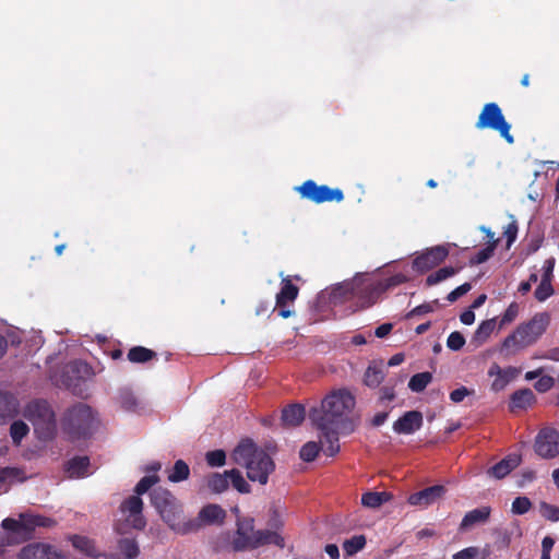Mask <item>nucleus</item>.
I'll use <instances>...</instances> for the list:
<instances>
[{
    "mask_svg": "<svg viewBox=\"0 0 559 559\" xmlns=\"http://www.w3.org/2000/svg\"><path fill=\"white\" fill-rule=\"evenodd\" d=\"M355 405V396L346 389H338L328 394L320 406L310 408L309 419L322 433L326 455L334 456L340 452V433L348 435L355 430L352 418Z\"/></svg>",
    "mask_w": 559,
    "mask_h": 559,
    "instance_id": "1",
    "label": "nucleus"
},
{
    "mask_svg": "<svg viewBox=\"0 0 559 559\" xmlns=\"http://www.w3.org/2000/svg\"><path fill=\"white\" fill-rule=\"evenodd\" d=\"M407 281V276L402 273L378 282H372L366 277H355L352 282L344 283V285L337 287L335 294L345 298L356 299L357 307L366 309L374 305L383 293Z\"/></svg>",
    "mask_w": 559,
    "mask_h": 559,
    "instance_id": "2",
    "label": "nucleus"
},
{
    "mask_svg": "<svg viewBox=\"0 0 559 559\" xmlns=\"http://www.w3.org/2000/svg\"><path fill=\"white\" fill-rule=\"evenodd\" d=\"M231 460L237 465L246 467L247 477L260 485H266L270 474L275 469L272 457L250 439L239 442L231 453Z\"/></svg>",
    "mask_w": 559,
    "mask_h": 559,
    "instance_id": "3",
    "label": "nucleus"
},
{
    "mask_svg": "<svg viewBox=\"0 0 559 559\" xmlns=\"http://www.w3.org/2000/svg\"><path fill=\"white\" fill-rule=\"evenodd\" d=\"M95 420L91 406L76 403L66 411L61 420L62 430L72 441L86 439L93 432Z\"/></svg>",
    "mask_w": 559,
    "mask_h": 559,
    "instance_id": "4",
    "label": "nucleus"
},
{
    "mask_svg": "<svg viewBox=\"0 0 559 559\" xmlns=\"http://www.w3.org/2000/svg\"><path fill=\"white\" fill-rule=\"evenodd\" d=\"M550 323L547 312L536 313L530 321L520 324L502 343V350L509 348H525L533 345L546 332Z\"/></svg>",
    "mask_w": 559,
    "mask_h": 559,
    "instance_id": "5",
    "label": "nucleus"
},
{
    "mask_svg": "<svg viewBox=\"0 0 559 559\" xmlns=\"http://www.w3.org/2000/svg\"><path fill=\"white\" fill-rule=\"evenodd\" d=\"M55 523L52 519L47 516L22 513L19 520L12 518L4 519L1 526L10 533L13 542L20 543L32 538L36 527H50Z\"/></svg>",
    "mask_w": 559,
    "mask_h": 559,
    "instance_id": "6",
    "label": "nucleus"
},
{
    "mask_svg": "<svg viewBox=\"0 0 559 559\" xmlns=\"http://www.w3.org/2000/svg\"><path fill=\"white\" fill-rule=\"evenodd\" d=\"M25 417L33 424L39 438L48 440L56 432V416L47 401L35 400L26 406Z\"/></svg>",
    "mask_w": 559,
    "mask_h": 559,
    "instance_id": "7",
    "label": "nucleus"
},
{
    "mask_svg": "<svg viewBox=\"0 0 559 559\" xmlns=\"http://www.w3.org/2000/svg\"><path fill=\"white\" fill-rule=\"evenodd\" d=\"M475 126L478 130L491 129L498 131L509 144L514 143V138L510 133L511 124L506 120L497 103L484 105Z\"/></svg>",
    "mask_w": 559,
    "mask_h": 559,
    "instance_id": "8",
    "label": "nucleus"
},
{
    "mask_svg": "<svg viewBox=\"0 0 559 559\" xmlns=\"http://www.w3.org/2000/svg\"><path fill=\"white\" fill-rule=\"evenodd\" d=\"M302 199L320 204L324 202H342L344 193L340 188H330L326 185H317L316 181L309 179L302 185L295 188Z\"/></svg>",
    "mask_w": 559,
    "mask_h": 559,
    "instance_id": "9",
    "label": "nucleus"
},
{
    "mask_svg": "<svg viewBox=\"0 0 559 559\" xmlns=\"http://www.w3.org/2000/svg\"><path fill=\"white\" fill-rule=\"evenodd\" d=\"M158 513L168 526L178 534L186 535L199 531L198 521H183L181 519L182 507L176 497L173 500L170 499L169 504L160 509Z\"/></svg>",
    "mask_w": 559,
    "mask_h": 559,
    "instance_id": "10",
    "label": "nucleus"
},
{
    "mask_svg": "<svg viewBox=\"0 0 559 559\" xmlns=\"http://www.w3.org/2000/svg\"><path fill=\"white\" fill-rule=\"evenodd\" d=\"M534 452L544 460L559 456V431L552 427L542 428L534 440Z\"/></svg>",
    "mask_w": 559,
    "mask_h": 559,
    "instance_id": "11",
    "label": "nucleus"
},
{
    "mask_svg": "<svg viewBox=\"0 0 559 559\" xmlns=\"http://www.w3.org/2000/svg\"><path fill=\"white\" fill-rule=\"evenodd\" d=\"M236 532L231 540L234 551H245L253 549L255 537L254 520L249 516L238 518L236 521Z\"/></svg>",
    "mask_w": 559,
    "mask_h": 559,
    "instance_id": "12",
    "label": "nucleus"
},
{
    "mask_svg": "<svg viewBox=\"0 0 559 559\" xmlns=\"http://www.w3.org/2000/svg\"><path fill=\"white\" fill-rule=\"evenodd\" d=\"M448 255L449 250L445 246L429 248L413 260V269L426 273L442 263Z\"/></svg>",
    "mask_w": 559,
    "mask_h": 559,
    "instance_id": "13",
    "label": "nucleus"
},
{
    "mask_svg": "<svg viewBox=\"0 0 559 559\" xmlns=\"http://www.w3.org/2000/svg\"><path fill=\"white\" fill-rule=\"evenodd\" d=\"M19 559H67L56 547L45 543H33L24 546Z\"/></svg>",
    "mask_w": 559,
    "mask_h": 559,
    "instance_id": "14",
    "label": "nucleus"
},
{
    "mask_svg": "<svg viewBox=\"0 0 559 559\" xmlns=\"http://www.w3.org/2000/svg\"><path fill=\"white\" fill-rule=\"evenodd\" d=\"M120 511L128 514V520L131 522L132 527L135 530H143L146 525V521L142 515L143 501L140 496H130L120 504Z\"/></svg>",
    "mask_w": 559,
    "mask_h": 559,
    "instance_id": "15",
    "label": "nucleus"
},
{
    "mask_svg": "<svg viewBox=\"0 0 559 559\" xmlns=\"http://www.w3.org/2000/svg\"><path fill=\"white\" fill-rule=\"evenodd\" d=\"M445 491L443 485H433L409 495L407 502L414 507L427 508L440 500Z\"/></svg>",
    "mask_w": 559,
    "mask_h": 559,
    "instance_id": "16",
    "label": "nucleus"
},
{
    "mask_svg": "<svg viewBox=\"0 0 559 559\" xmlns=\"http://www.w3.org/2000/svg\"><path fill=\"white\" fill-rule=\"evenodd\" d=\"M299 288L288 277L282 280V287L276 295V307L278 316L287 319L293 314V311L286 308L288 302H293L298 297Z\"/></svg>",
    "mask_w": 559,
    "mask_h": 559,
    "instance_id": "17",
    "label": "nucleus"
},
{
    "mask_svg": "<svg viewBox=\"0 0 559 559\" xmlns=\"http://www.w3.org/2000/svg\"><path fill=\"white\" fill-rule=\"evenodd\" d=\"M91 374L92 369L88 364L82 360H74L69 362L64 368V383L68 388H75L79 385L80 380H84Z\"/></svg>",
    "mask_w": 559,
    "mask_h": 559,
    "instance_id": "18",
    "label": "nucleus"
},
{
    "mask_svg": "<svg viewBox=\"0 0 559 559\" xmlns=\"http://www.w3.org/2000/svg\"><path fill=\"white\" fill-rule=\"evenodd\" d=\"M423 426V415L418 411L406 412L393 424V430L401 435H411Z\"/></svg>",
    "mask_w": 559,
    "mask_h": 559,
    "instance_id": "19",
    "label": "nucleus"
},
{
    "mask_svg": "<svg viewBox=\"0 0 559 559\" xmlns=\"http://www.w3.org/2000/svg\"><path fill=\"white\" fill-rule=\"evenodd\" d=\"M226 518V511L218 504H207L203 507L198 518L188 521H198L199 530L203 524H222Z\"/></svg>",
    "mask_w": 559,
    "mask_h": 559,
    "instance_id": "20",
    "label": "nucleus"
},
{
    "mask_svg": "<svg viewBox=\"0 0 559 559\" xmlns=\"http://www.w3.org/2000/svg\"><path fill=\"white\" fill-rule=\"evenodd\" d=\"M521 455L509 454L491 466L487 474L496 479H502L521 464Z\"/></svg>",
    "mask_w": 559,
    "mask_h": 559,
    "instance_id": "21",
    "label": "nucleus"
},
{
    "mask_svg": "<svg viewBox=\"0 0 559 559\" xmlns=\"http://www.w3.org/2000/svg\"><path fill=\"white\" fill-rule=\"evenodd\" d=\"M490 507H480L468 511L460 523L459 530L465 532L475 525L486 523L490 518Z\"/></svg>",
    "mask_w": 559,
    "mask_h": 559,
    "instance_id": "22",
    "label": "nucleus"
},
{
    "mask_svg": "<svg viewBox=\"0 0 559 559\" xmlns=\"http://www.w3.org/2000/svg\"><path fill=\"white\" fill-rule=\"evenodd\" d=\"M19 413V401L9 393L0 391V424L15 417Z\"/></svg>",
    "mask_w": 559,
    "mask_h": 559,
    "instance_id": "23",
    "label": "nucleus"
},
{
    "mask_svg": "<svg viewBox=\"0 0 559 559\" xmlns=\"http://www.w3.org/2000/svg\"><path fill=\"white\" fill-rule=\"evenodd\" d=\"M306 417V409L301 404H290L282 411V423L287 427L299 426Z\"/></svg>",
    "mask_w": 559,
    "mask_h": 559,
    "instance_id": "24",
    "label": "nucleus"
},
{
    "mask_svg": "<svg viewBox=\"0 0 559 559\" xmlns=\"http://www.w3.org/2000/svg\"><path fill=\"white\" fill-rule=\"evenodd\" d=\"M265 545H275L280 548H284V538L275 531L270 530H258L253 542V549L260 548Z\"/></svg>",
    "mask_w": 559,
    "mask_h": 559,
    "instance_id": "25",
    "label": "nucleus"
},
{
    "mask_svg": "<svg viewBox=\"0 0 559 559\" xmlns=\"http://www.w3.org/2000/svg\"><path fill=\"white\" fill-rule=\"evenodd\" d=\"M88 467V456H74L67 462L64 471L70 478H81L87 475Z\"/></svg>",
    "mask_w": 559,
    "mask_h": 559,
    "instance_id": "26",
    "label": "nucleus"
},
{
    "mask_svg": "<svg viewBox=\"0 0 559 559\" xmlns=\"http://www.w3.org/2000/svg\"><path fill=\"white\" fill-rule=\"evenodd\" d=\"M535 402V395L531 389H521L515 391L510 399V409H526Z\"/></svg>",
    "mask_w": 559,
    "mask_h": 559,
    "instance_id": "27",
    "label": "nucleus"
},
{
    "mask_svg": "<svg viewBox=\"0 0 559 559\" xmlns=\"http://www.w3.org/2000/svg\"><path fill=\"white\" fill-rule=\"evenodd\" d=\"M495 328L496 319L483 321L474 332L471 340V344H473L475 347H478L486 343L491 333L493 332Z\"/></svg>",
    "mask_w": 559,
    "mask_h": 559,
    "instance_id": "28",
    "label": "nucleus"
},
{
    "mask_svg": "<svg viewBox=\"0 0 559 559\" xmlns=\"http://www.w3.org/2000/svg\"><path fill=\"white\" fill-rule=\"evenodd\" d=\"M392 499L388 491H369L362 495L361 504L370 509H377Z\"/></svg>",
    "mask_w": 559,
    "mask_h": 559,
    "instance_id": "29",
    "label": "nucleus"
},
{
    "mask_svg": "<svg viewBox=\"0 0 559 559\" xmlns=\"http://www.w3.org/2000/svg\"><path fill=\"white\" fill-rule=\"evenodd\" d=\"M156 357V352L144 346L131 347L127 355L128 360L133 364H145Z\"/></svg>",
    "mask_w": 559,
    "mask_h": 559,
    "instance_id": "30",
    "label": "nucleus"
},
{
    "mask_svg": "<svg viewBox=\"0 0 559 559\" xmlns=\"http://www.w3.org/2000/svg\"><path fill=\"white\" fill-rule=\"evenodd\" d=\"M367 544V538L365 535H354L350 538H347L343 542L342 547L344 555L346 557H352L357 552L361 551Z\"/></svg>",
    "mask_w": 559,
    "mask_h": 559,
    "instance_id": "31",
    "label": "nucleus"
},
{
    "mask_svg": "<svg viewBox=\"0 0 559 559\" xmlns=\"http://www.w3.org/2000/svg\"><path fill=\"white\" fill-rule=\"evenodd\" d=\"M209 489L214 493H222L228 489L229 478L226 475V471L221 473H213L206 479Z\"/></svg>",
    "mask_w": 559,
    "mask_h": 559,
    "instance_id": "32",
    "label": "nucleus"
},
{
    "mask_svg": "<svg viewBox=\"0 0 559 559\" xmlns=\"http://www.w3.org/2000/svg\"><path fill=\"white\" fill-rule=\"evenodd\" d=\"M384 380L382 367L373 364L369 365L364 374V383L369 388H377Z\"/></svg>",
    "mask_w": 559,
    "mask_h": 559,
    "instance_id": "33",
    "label": "nucleus"
},
{
    "mask_svg": "<svg viewBox=\"0 0 559 559\" xmlns=\"http://www.w3.org/2000/svg\"><path fill=\"white\" fill-rule=\"evenodd\" d=\"M323 438L321 437L320 441H322ZM321 448L323 449V452L325 453L326 444H323L322 442H314L309 441L305 443L299 452V456L305 462H312L318 456Z\"/></svg>",
    "mask_w": 559,
    "mask_h": 559,
    "instance_id": "34",
    "label": "nucleus"
},
{
    "mask_svg": "<svg viewBox=\"0 0 559 559\" xmlns=\"http://www.w3.org/2000/svg\"><path fill=\"white\" fill-rule=\"evenodd\" d=\"M490 555L488 547L480 549L476 546L466 547L452 556V559H487Z\"/></svg>",
    "mask_w": 559,
    "mask_h": 559,
    "instance_id": "35",
    "label": "nucleus"
},
{
    "mask_svg": "<svg viewBox=\"0 0 559 559\" xmlns=\"http://www.w3.org/2000/svg\"><path fill=\"white\" fill-rule=\"evenodd\" d=\"M150 497L151 502L157 512L165 508V506L169 504L170 499L173 500L175 498V496L169 490L162 487L154 489Z\"/></svg>",
    "mask_w": 559,
    "mask_h": 559,
    "instance_id": "36",
    "label": "nucleus"
},
{
    "mask_svg": "<svg viewBox=\"0 0 559 559\" xmlns=\"http://www.w3.org/2000/svg\"><path fill=\"white\" fill-rule=\"evenodd\" d=\"M226 475L231 481L233 487L240 493H250L251 487L243 478L241 472L237 468L226 471Z\"/></svg>",
    "mask_w": 559,
    "mask_h": 559,
    "instance_id": "37",
    "label": "nucleus"
},
{
    "mask_svg": "<svg viewBox=\"0 0 559 559\" xmlns=\"http://www.w3.org/2000/svg\"><path fill=\"white\" fill-rule=\"evenodd\" d=\"M118 549L127 559H135L140 554L139 545L134 538L119 539Z\"/></svg>",
    "mask_w": 559,
    "mask_h": 559,
    "instance_id": "38",
    "label": "nucleus"
},
{
    "mask_svg": "<svg viewBox=\"0 0 559 559\" xmlns=\"http://www.w3.org/2000/svg\"><path fill=\"white\" fill-rule=\"evenodd\" d=\"M189 475V465L183 460H177L171 473L168 475V480L171 483H179L188 479Z\"/></svg>",
    "mask_w": 559,
    "mask_h": 559,
    "instance_id": "39",
    "label": "nucleus"
},
{
    "mask_svg": "<svg viewBox=\"0 0 559 559\" xmlns=\"http://www.w3.org/2000/svg\"><path fill=\"white\" fill-rule=\"evenodd\" d=\"M457 271H459L457 269L452 267V266L441 267L427 276L426 285L433 286V285L455 275L457 273Z\"/></svg>",
    "mask_w": 559,
    "mask_h": 559,
    "instance_id": "40",
    "label": "nucleus"
},
{
    "mask_svg": "<svg viewBox=\"0 0 559 559\" xmlns=\"http://www.w3.org/2000/svg\"><path fill=\"white\" fill-rule=\"evenodd\" d=\"M432 380V374L428 371H425V372H419V373H416L414 374L409 382H408V388L413 391V392H421L426 389V386L431 382Z\"/></svg>",
    "mask_w": 559,
    "mask_h": 559,
    "instance_id": "41",
    "label": "nucleus"
},
{
    "mask_svg": "<svg viewBox=\"0 0 559 559\" xmlns=\"http://www.w3.org/2000/svg\"><path fill=\"white\" fill-rule=\"evenodd\" d=\"M71 542L73 547H75L76 549L85 552L88 556H96L94 543L90 538L85 536L74 535L72 536Z\"/></svg>",
    "mask_w": 559,
    "mask_h": 559,
    "instance_id": "42",
    "label": "nucleus"
},
{
    "mask_svg": "<svg viewBox=\"0 0 559 559\" xmlns=\"http://www.w3.org/2000/svg\"><path fill=\"white\" fill-rule=\"evenodd\" d=\"M498 240L489 241V243L480 249L474 257L471 258L469 262L472 265H478L489 260L497 247Z\"/></svg>",
    "mask_w": 559,
    "mask_h": 559,
    "instance_id": "43",
    "label": "nucleus"
},
{
    "mask_svg": "<svg viewBox=\"0 0 559 559\" xmlns=\"http://www.w3.org/2000/svg\"><path fill=\"white\" fill-rule=\"evenodd\" d=\"M29 432L28 426L22 420H15L11 424L10 436L14 444L19 445L23 438Z\"/></svg>",
    "mask_w": 559,
    "mask_h": 559,
    "instance_id": "44",
    "label": "nucleus"
},
{
    "mask_svg": "<svg viewBox=\"0 0 559 559\" xmlns=\"http://www.w3.org/2000/svg\"><path fill=\"white\" fill-rule=\"evenodd\" d=\"M205 461L211 467H221L226 463V453L224 450H213L205 454Z\"/></svg>",
    "mask_w": 559,
    "mask_h": 559,
    "instance_id": "45",
    "label": "nucleus"
},
{
    "mask_svg": "<svg viewBox=\"0 0 559 559\" xmlns=\"http://www.w3.org/2000/svg\"><path fill=\"white\" fill-rule=\"evenodd\" d=\"M159 481V477L156 474L146 475L140 479L134 488V492L138 496H141L150 490L155 484Z\"/></svg>",
    "mask_w": 559,
    "mask_h": 559,
    "instance_id": "46",
    "label": "nucleus"
},
{
    "mask_svg": "<svg viewBox=\"0 0 559 559\" xmlns=\"http://www.w3.org/2000/svg\"><path fill=\"white\" fill-rule=\"evenodd\" d=\"M555 294V289L552 287L551 282H543L538 284L534 292V297L539 301L543 302L547 300L549 297H551Z\"/></svg>",
    "mask_w": 559,
    "mask_h": 559,
    "instance_id": "47",
    "label": "nucleus"
},
{
    "mask_svg": "<svg viewBox=\"0 0 559 559\" xmlns=\"http://www.w3.org/2000/svg\"><path fill=\"white\" fill-rule=\"evenodd\" d=\"M539 509H540V514L546 520L551 521V522L559 521V507L543 501L539 503Z\"/></svg>",
    "mask_w": 559,
    "mask_h": 559,
    "instance_id": "48",
    "label": "nucleus"
},
{
    "mask_svg": "<svg viewBox=\"0 0 559 559\" xmlns=\"http://www.w3.org/2000/svg\"><path fill=\"white\" fill-rule=\"evenodd\" d=\"M119 403L126 411H134L138 406L136 397L129 390H123L119 393Z\"/></svg>",
    "mask_w": 559,
    "mask_h": 559,
    "instance_id": "49",
    "label": "nucleus"
},
{
    "mask_svg": "<svg viewBox=\"0 0 559 559\" xmlns=\"http://www.w3.org/2000/svg\"><path fill=\"white\" fill-rule=\"evenodd\" d=\"M532 508V502L527 497H516L511 507V511L514 514H525L527 513Z\"/></svg>",
    "mask_w": 559,
    "mask_h": 559,
    "instance_id": "50",
    "label": "nucleus"
},
{
    "mask_svg": "<svg viewBox=\"0 0 559 559\" xmlns=\"http://www.w3.org/2000/svg\"><path fill=\"white\" fill-rule=\"evenodd\" d=\"M518 314H519V305L513 301L509 305V307L503 312V314L500 319V322H499V328H502L506 324H509L512 321H514L515 318L518 317Z\"/></svg>",
    "mask_w": 559,
    "mask_h": 559,
    "instance_id": "51",
    "label": "nucleus"
},
{
    "mask_svg": "<svg viewBox=\"0 0 559 559\" xmlns=\"http://www.w3.org/2000/svg\"><path fill=\"white\" fill-rule=\"evenodd\" d=\"M465 344V338L462 333L454 331L447 340V346L452 350H460Z\"/></svg>",
    "mask_w": 559,
    "mask_h": 559,
    "instance_id": "52",
    "label": "nucleus"
},
{
    "mask_svg": "<svg viewBox=\"0 0 559 559\" xmlns=\"http://www.w3.org/2000/svg\"><path fill=\"white\" fill-rule=\"evenodd\" d=\"M433 305H438V300H433L432 302H426L421 304L414 309H412L407 314L406 318L411 319L416 316L426 314L433 311Z\"/></svg>",
    "mask_w": 559,
    "mask_h": 559,
    "instance_id": "53",
    "label": "nucleus"
},
{
    "mask_svg": "<svg viewBox=\"0 0 559 559\" xmlns=\"http://www.w3.org/2000/svg\"><path fill=\"white\" fill-rule=\"evenodd\" d=\"M471 289H472V285L469 283H464V284L460 285L459 287H456L455 289H453L452 292H450L447 296V300L449 302H454L460 297L467 294Z\"/></svg>",
    "mask_w": 559,
    "mask_h": 559,
    "instance_id": "54",
    "label": "nucleus"
},
{
    "mask_svg": "<svg viewBox=\"0 0 559 559\" xmlns=\"http://www.w3.org/2000/svg\"><path fill=\"white\" fill-rule=\"evenodd\" d=\"M518 230H519V227H518V223L515 219H513L511 223H509L507 225V227L504 228L503 234L507 238V247L508 248H510V246L516 240Z\"/></svg>",
    "mask_w": 559,
    "mask_h": 559,
    "instance_id": "55",
    "label": "nucleus"
},
{
    "mask_svg": "<svg viewBox=\"0 0 559 559\" xmlns=\"http://www.w3.org/2000/svg\"><path fill=\"white\" fill-rule=\"evenodd\" d=\"M554 269H555V259L549 258L545 260L543 264V274L540 281L543 282H552L554 278Z\"/></svg>",
    "mask_w": 559,
    "mask_h": 559,
    "instance_id": "56",
    "label": "nucleus"
},
{
    "mask_svg": "<svg viewBox=\"0 0 559 559\" xmlns=\"http://www.w3.org/2000/svg\"><path fill=\"white\" fill-rule=\"evenodd\" d=\"M473 393V390H469L466 386H460L450 393V400L453 403H461L466 396L472 395Z\"/></svg>",
    "mask_w": 559,
    "mask_h": 559,
    "instance_id": "57",
    "label": "nucleus"
},
{
    "mask_svg": "<svg viewBox=\"0 0 559 559\" xmlns=\"http://www.w3.org/2000/svg\"><path fill=\"white\" fill-rule=\"evenodd\" d=\"M513 377V370L511 373H502L501 376H497V378L492 381L491 388L493 391H500L504 389V386L509 383V381Z\"/></svg>",
    "mask_w": 559,
    "mask_h": 559,
    "instance_id": "58",
    "label": "nucleus"
},
{
    "mask_svg": "<svg viewBox=\"0 0 559 559\" xmlns=\"http://www.w3.org/2000/svg\"><path fill=\"white\" fill-rule=\"evenodd\" d=\"M555 545V540L550 536H546L542 540V557H550V552Z\"/></svg>",
    "mask_w": 559,
    "mask_h": 559,
    "instance_id": "59",
    "label": "nucleus"
},
{
    "mask_svg": "<svg viewBox=\"0 0 559 559\" xmlns=\"http://www.w3.org/2000/svg\"><path fill=\"white\" fill-rule=\"evenodd\" d=\"M460 320L465 325H471L475 321V313L472 308L463 311L460 316Z\"/></svg>",
    "mask_w": 559,
    "mask_h": 559,
    "instance_id": "60",
    "label": "nucleus"
},
{
    "mask_svg": "<svg viewBox=\"0 0 559 559\" xmlns=\"http://www.w3.org/2000/svg\"><path fill=\"white\" fill-rule=\"evenodd\" d=\"M393 329V325L391 323H383L381 325H379L376 331H374V335L379 338H383L385 337L386 335L390 334V332L392 331Z\"/></svg>",
    "mask_w": 559,
    "mask_h": 559,
    "instance_id": "61",
    "label": "nucleus"
},
{
    "mask_svg": "<svg viewBox=\"0 0 559 559\" xmlns=\"http://www.w3.org/2000/svg\"><path fill=\"white\" fill-rule=\"evenodd\" d=\"M380 399L382 401H393L395 399V392H394V389L392 386H383L381 390H380Z\"/></svg>",
    "mask_w": 559,
    "mask_h": 559,
    "instance_id": "62",
    "label": "nucleus"
},
{
    "mask_svg": "<svg viewBox=\"0 0 559 559\" xmlns=\"http://www.w3.org/2000/svg\"><path fill=\"white\" fill-rule=\"evenodd\" d=\"M324 551L331 559H340V550H338L337 545L328 544L324 547Z\"/></svg>",
    "mask_w": 559,
    "mask_h": 559,
    "instance_id": "63",
    "label": "nucleus"
},
{
    "mask_svg": "<svg viewBox=\"0 0 559 559\" xmlns=\"http://www.w3.org/2000/svg\"><path fill=\"white\" fill-rule=\"evenodd\" d=\"M535 386L539 392L547 391L551 386V378H542L536 382Z\"/></svg>",
    "mask_w": 559,
    "mask_h": 559,
    "instance_id": "64",
    "label": "nucleus"
}]
</instances>
